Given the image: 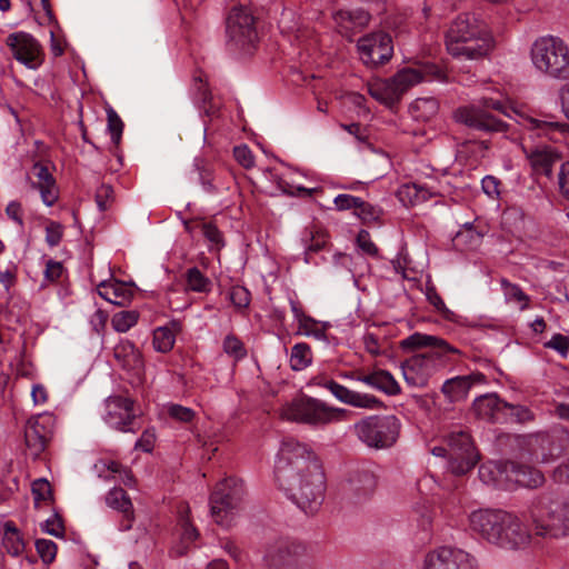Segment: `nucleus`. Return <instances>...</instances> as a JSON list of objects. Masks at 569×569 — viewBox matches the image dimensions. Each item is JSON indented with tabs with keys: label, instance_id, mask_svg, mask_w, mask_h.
<instances>
[{
	"label": "nucleus",
	"instance_id": "9",
	"mask_svg": "<svg viewBox=\"0 0 569 569\" xmlns=\"http://www.w3.org/2000/svg\"><path fill=\"white\" fill-rule=\"evenodd\" d=\"M400 428V420L393 415H372L353 423L351 430L368 448L383 450L397 442Z\"/></svg>",
	"mask_w": 569,
	"mask_h": 569
},
{
	"label": "nucleus",
	"instance_id": "19",
	"mask_svg": "<svg viewBox=\"0 0 569 569\" xmlns=\"http://www.w3.org/2000/svg\"><path fill=\"white\" fill-rule=\"evenodd\" d=\"M14 59L30 69H37L42 63V51L39 42L24 32L11 33L7 38Z\"/></svg>",
	"mask_w": 569,
	"mask_h": 569
},
{
	"label": "nucleus",
	"instance_id": "43",
	"mask_svg": "<svg viewBox=\"0 0 569 569\" xmlns=\"http://www.w3.org/2000/svg\"><path fill=\"white\" fill-rule=\"evenodd\" d=\"M176 338L168 327H159L153 332V347L159 352H169L174 345Z\"/></svg>",
	"mask_w": 569,
	"mask_h": 569
},
{
	"label": "nucleus",
	"instance_id": "41",
	"mask_svg": "<svg viewBox=\"0 0 569 569\" xmlns=\"http://www.w3.org/2000/svg\"><path fill=\"white\" fill-rule=\"evenodd\" d=\"M109 482L114 480L116 482L123 483L124 486L131 488L134 486L136 480L131 472V470L120 462L114 460H109Z\"/></svg>",
	"mask_w": 569,
	"mask_h": 569
},
{
	"label": "nucleus",
	"instance_id": "37",
	"mask_svg": "<svg viewBox=\"0 0 569 569\" xmlns=\"http://www.w3.org/2000/svg\"><path fill=\"white\" fill-rule=\"evenodd\" d=\"M3 546L10 555L16 557L24 550V541L12 521L4 525Z\"/></svg>",
	"mask_w": 569,
	"mask_h": 569
},
{
	"label": "nucleus",
	"instance_id": "29",
	"mask_svg": "<svg viewBox=\"0 0 569 569\" xmlns=\"http://www.w3.org/2000/svg\"><path fill=\"white\" fill-rule=\"evenodd\" d=\"M34 147L36 150L29 160V174L33 176L34 178H53L52 174L56 168L47 156V146L43 142L37 140L34 141Z\"/></svg>",
	"mask_w": 569,
	"mask_h": 569
},
{
	"label": "nucleus",
	"instance_id": "56",
	"mask_svg": "<svg viewBox=\"0 0 569 569\" xmlns=\"http://www.w3.org/2000/svg\"><path fill=\"white\" fill-rule=\"evenodd\" d=\"M204 238L214 246L223 244V237L220 230L211 222H198Z\"/></svg>",
	"mask_w": 569,
	"mask_h": 569
},
{
	"label": "nucleus",
	"instance_id": "51",
	"mask_svg": "<svg viewBox=\"0 0 569 569\" xmlns=\"http://www.w3.org/2000/svg\"><path fill=\"white\" fill-rule=\"evenodd\" d=\"M299 330L303 335L315 337L318 340L326 338L325 328L309 316L307 318H302L301 322H299Z\"/></svg>",
	"mask_w": 569,
	"mask_h": 569
},
{
	"label": "nucleus",
	"instance_id": "24",
	"mask_svg": "<svg viewBox=\"0 0 569 569\" xmlns=\"http://www.w3.org/2000/svg\"><path fill=\"white\" fill-rule=\"evenodd\" d=\"M113 405L122 412L117 416L109 412V418L112 420L109 425L118 431L129 432L134 431L136 413L133 412V401L128 397L109 396V406Z\"/></svg>",
	"mask_w": 569,
	"mask_h": 569
},
{
	"label": "nucleus",
	"instance_id": "30",
	"mask_svg": "<svg viewBox=\"0 0 569 569\" xmlns=\"http://www.w3.org/2000/svg\"><path fill=\"white\" fill-rule=\"evenodd\" d=\"M433 192L417 181L403 183L397 191V198L405 207H412L430 199Z\"/></svg>",
	"mask_w": 569,
	"mask_h": 569
},
{
	"label": "nucleus",
	"instance_id": "47",
	"mask_svg": "<svg viewBox=\"0 0 569 569\" xmlns=\"http://www.w3.org/2000/svg\"><path fill=\"white\" fill-rule=\"evenodd\" d=\"M335 206L338 210H349V209H361L362 213H366V209L370 207L361 198L355 197L351 194L342 193L338 194L335 200Z\"/></svg>",
	"mask_w": 569,
	"mask_h": 569
},
{
	"label": "nucleus",
	"instance_id": "14",
	"mask_svg": "<svg viewBox=\"0 0 569 569\" xmlns=\"http://www.w3.org/2000/svg\"><path fill=\"white\" fill-rule=\"evenodd\" d=\"M379 470L373 463H362L353 468L343 485L345 493L358 501L371 497L378 487Z\"/></svg>",
	"mask_w": 569,
	"mask_h": 569
},
{
	"label": "nucleus",
	"instance_id": "58",
	"mask_svg": "<svg viewBox=\"0 0 569 569\" xmlns=\"http://www.w3.org/2000/svg\"><path fill=\"white\" fill-rule=\"evenodd\" d=\"M531 129L536 132L537 136H547L549 132L553 130H561L565 128V124L553 121H543L538 119H530Z\"/></svg>",
	"mask_w": 569,
	"mask_h": 569
},
{
	"label": "nucleus",
	"instance_id": "62",
	"mask_svg": "<svg viewBox=\"0 0 569 569\" xmlns=\"http://www.w3.org/2000/svg\"><path fill=\"white\" fill-rule=\"evenodd\" d=\"M156 442L154 429H146L141 437L136 442V449H140L144 452H151Z\"/></svg>",
	"mask_w": 569,
	"mask_h": 569
},
{
	"label": "nucleus",
	"instance_id": "63",
	"mask_svg": "<svg viewBox=\"0 0 569 569\" xmlns=\"http://www.w3.org/2000/svg\"><path fill=\"white\" fill-rule=\"evenodd\" d=\"M357 243L359 248L369 256H376L378 253V248L371 241L370 234L366 230H361L357 237Z\"/></svg>",
	"mask_w": 569,
	"mask_h": 569
},
{
	"label": "nucleus",
	"instance_id": "34",
	"mask_svg": "<svg viewBox=\"0 0 569 569\" xmlns=\"http://www.w3.org/2000/svg\"><path fill=\"white\" fill-rule=\"evenodd\" d=\"M328 232L317 226L308 227L303 230L301 236V242L305 247V261L310 262V253L322 250L328 243Z\"/></svg>",
	"mask_w": 569,
	"mask_h": 569
},
{
	"label": "nucleus",
	"instance_id": "8",
	"mask_svg": "<svg viewBox=\"0 0 569 569\" xmlns=\"http://www.w3.org/2000/svg\"><path fill=\"white\" fill-rule=\"evenodd\" d=\"M347 412L343 408L331 407L317 398L302 396L282 409V417L313 427H325L346 420Z\"/></svg>",
	"mask_w": 569,
	"mask_h": 569
},
{
	"label": "nucleus",
	"instance_id": "48",
	"mask_svg": "<svg viewBox=\"0 0 569 569\" xmlns=\"http://www.w3.org/2000/svg\"><path fill=\"white\" fill-rule=\"evenodd\" d=\"M194 89L196 99L198 102H201L203 104L204 112L208 116L216 114L217 110L212 106H210L209 108L206 107L207 103H210L212 96L201 77L194 78Z\"/></svg>",
	"mask_w": 569,
	"mask_h": 569
},
{
	"label": "nucleus",
	"instance_id": "27",
	"mask_svg": "<svg viewBox=\"0 0 569 569\" xmlns=\"http://www.w3.org/2000/svg\"><path fill=\"white\" fill-rule=\"evenodd\" d=\"M479 479L496 488L509 490L508 461H488L479 467Z\"/></svg>",
	"mask_w": 569,
	"mask_h": 569
},
{
	"label": "nucleus",
	"instance_id": "28",
	"mask_svg": "<svg viewBox=\"0 0 569 569\" xmlns=\"http://www.w3.org/2000/svg\"><path fill=\"white\" fill-rule=\"evenodd\" d=\"M485 376L481 373L458 376L448 379L442 385L441 391L451 402L460 401L468 396V392L475 382H481Z\"/></svg>",
	"mask_w": 569,
	"mask_h": 569
},
{
	"label": "nucleus",
	"instance_id": "36",
	"mask_svg": "<svg viewBox=\"0 0 569 569\" xmlns=\"http://www.w3.org/2000/svg\"><path fill=\"white\" fill-rule=\"evenodd\" d=\"M312 362V352L309 345L305 342L296 343L291 348L290 353V368L295 371H301L310 366Z\"/></svg>",
	"mask_w": 569,
	"mask_h": 569
},
{
	"label": "nucleus",
	"instance_id": "25",
	"mask_svg": "<svg viewBox=\"0 0 569 569\" xmlns=\"http://www.w3.org/2000/svg\"><path fill=\"white\" fill-rule=\"evenodd\" d=\"M109 507L120 517V530H129L134 521L133 505L128 493L114 485L109 490Z\"/></svg>",
	"mask_w": 569,
	"mask_h": 569
},
{
	"label": "nucleus",
	"instance_id": "21",
	"mask_svg": "<svg viewBox=\"0 0 569 569\" xmlns=\"http://www.w3.org/2000/svg\"><path fill=\"white\" fill-rule=\"evenodd\" d=\"M332 19L338 32L351 39L355 33L368 26L370 14L363 9H339L332 12Z\"/></svg>",
	"mask_w": 569,
	"mask_h": 569
},
{
	"label": "nucleus",
	"instance_id": "7",
	"mask_svg": "<svg viewBox=\"0 0 569 569\" xmlns=\"http://www.w3.org/2000/svg\"><path fill=\"white\" fill-rule=\"evenodd\" d=\"M510 108L501 100L483 97L477 103L459 107L453 118L457 122L485 132H505L508 124L493 112L510 117Z\"/></svg>",
	"mask_w": 569,
	"mask_h": 569
},
{
	"label": "nucleus",
	"instance_id": "53",
	"mask_svg": "<svg viewBox=\"0 0 569 569\" xmlns=\"http://www.w3.org/2000/svg\"><path fill=\"white\" fill-rule=\"evenodd\" d=\"M41 529L43 532L57 537L62 538L64 536V526L62 517L59 513H53L52 517L47 519L42 525Z\"/></svg>",
	"mask_w": 569,
	"mask_h": 569
},
{
	"label": "nucleus",
	"instance_id": "50",
	"mask_svg": "<svg viewBox=\"0 0 569 569\" xmlns=\"http://www.w3.org/2000/svg\"><path fill=\"white\" fill-rule=\"evenodd\" d=\"M36 549L43 563L49 565L54 561L58 547L52 540L37 539Z\"/></svg>",
	"mask_w": 569,
	"mask_h": 569
},
{
	"label": "nucleus",
	"instance_id": "54",
	"mask_svg": "<svg viewBox=\"0 0 569 569\" xmlns=\"http://www.w3.org/2000/svg\"><path fill=\"white\" fill-rule=\"evenodd\" d=\"M124 123L118 113L109 107V133L111 134L112 142L118 146L121 140Z\"/></svg>",
	"mask_w": 569,
	"mask_h": 569
},
{
	"label": "nucleus",
	"instance_id": "13",
	"mask_svg": "<svg viewBox=\"0 0 569 569\" xmlns=\"http://www.w3.org/2000/svg\"><path fill=\"white\" fill-rule=\"evenodd\" d=\"M448 469L456 476L468 473L479 461L470 435L465 430L451 431L447 438Z\"/></svg>",
	"mask_w": 569,
	"mask_h": 569
},
{
	"label": "nucleus",
	"instance_id": "57",
	"mask_svg": "<svg viewBox=\"0 0 569 569\" xmlns=\"http://www.w3.org/2000/svg\"><path fill=\"white\" fill-rule=\"evenodd\" d=\"M233 156L236 161L246 169H250L254 164L252 151L246 144L234 147Z\"/></svg>",
	"mask_w": 569,
	"mask_h": 569
},
{
	"label": "nucleus",
	"instance_id": "17",
	"mask_svg": "<svg viewBox=\"0 0 569 569\" xmlns=\"http://www.w3.org/2000/svg\"><path fill=\"white\" fill-rule=\"evenodd\" d=\"M309 385L322 387L329 390L340 402L356 408L376 409L381 405V401L375 396L350 390L323 375L312 377Z\"/></svg>",
	"mask_w": 569,
	"mask_h": 569
},
{
	"label": "nucleus",
	"instance_id": "61",
	"mask_svg": "<svg viewBox=\"0 0 569 569\" xmlns=\"http://www.w3.org/2000/svg\"><path fill=\"white\" fill-rule=\"evenodd\" d=\"M505 410H508L509 415L518 422H526L533 419V413L525 406L508 403Z\"/></svg>",
	"mask_w": 569,
	"mask_h": 569
},
{
	"label": "nucleus",
	"instance_id": "40",
	"mask_svg": "<svg viewBox=\"0 0 569 569\" xmlns=\"http://www.w3.org/2000/svg\"><path fill=\"white\" fill-rule=\"evenodd\" d=\"M31 187L39 191L43 203L48 207L53 206L59 199V188L56 180H37L32 182Z\"/></svg>",
	"mask_w": 569,
	"mask_h": 569
},
{
	"label": "nucleus",
	"instance_id": "15",
	"mask_svg": "<svg viewBox=\"0 0 569 569\" xmlns=\"http://www.w3.org/2000/svg\"><path fill=\"white\" fill-rule=\"evenodd\" d=\"M357 47L361 61L371 68L389 61L393 53L391 37L382 31L361 37Z\"/></svg>",
	"mask_w": 569,
	"mask_h": 569
},
{
	"label": "nucleus",
	"instance_id": "33",
	"mask_svg": "<svg viewBox=\"0 0 569 569\" xmlns=\"http://www.w3.org/2000/svg\"><path fill=\"white\" fill-rule=\"evenodd\" d=\"M109 289L112 290L113 298L109 297V303L124 307L133 298L136 284L132 280H118L114 272L109 268Z\"/></svg>",
	"mask_w": 569,
	"mask_h": 569
},
{
	"label": "nucleus",
	"instance_id": "1",
	"mask_svg": "<svg viewBox=\"0 0 569 569\" xmlns=\"http://www.w3.org/2000/svg\"><path fill=\"white\" fill-rule=\"evenodd\" d=\"M276 480L287 497L306 515L318 512L325 500L326 477L315 452L293 438L281 443Z\"/></svg>",
	"mask_w": 569,
	"mask_h": 569
},
{
	"label": "nucleus",
	"instance_id": "60",
	"mask_svg": "<svg viewBox=\"0 0 569 569\" xmlns=\"http://www.w3.org/2000/svg\"><path fill=\"white\" fill-rule=\"evenodd\" d=\"M545 347L553 349L562 357H566L569 351V338L561 333H555Z\"/></svg>",
	"mask_w": 569,
	"mask_h": 569
},
{
	"label": "nucleus",
	"instance_id": "44",
	"mask_svg": "<svg viewBox=\"0 0 569 569\" xmlns=\"http://www.w3.org/2000/svg\"><path fill=\"white\" fill-rule=\"evenodd\" d=\"M34 506L38 508L40 502L51 501L53 498L51 485L44 478L36 479L31 486Z\"/></svg>",
	"mask_w": 569,
	"mask_h": 569
},
{
	"label": "nucleus",
	"instance_id": "16",
	"mask_svg": "<svg viewBox=\"0 0 569 569\" xmlns=\"http://www.w3.org/2000/svg\"><path fill=\"white\" fill-rule=\"evenodd\" d=\"M422 569H479L477 560L470 553L450 547H440L429 551Z\"/></svg>",
	"mask_w": 569,
	"mask_h": 569
},
{
	"label": "nucleus",
	"instance_id": "2",
	"mask_svg": "<svg viewBox=\"0 0 569 569\" xmlns=\"http://www.w3.org/2000/svg\"><path fill=\"white\" fill-rule=\"evenodd\" d=\"M403 351H416L429 348L425 352L416 353L401 365L405 381L412 388H422L429 379L440 370L456 363L461 351L443 339L436 336L415 332L400 341Z\"/></svg>",
	"mask_w": 569,
	"mask_h": 569
},
{
	"label": "nucleus",
	"instance_id": "55",
	"mask_svg": "<svg viewBox=\"0 0 569 569\" xmlns=\"http://www.w3.org/2000/svg\"><path fill=\"white\" fill-rule=\"evenodd\" d=\"M63 237V226L58 221H49L46 226V242L49 247H57Z\"/></svg>",
	"mask_w": 569,
	"mask_h": 569
},
{
	"label": "nucleus",
	"instance_id": "35",
	"mask_svg": "<svg viewBox=\"0 0 569 569\" xmlns=\"http://www.w3.org/2000/svg\"><path fill=\"white\" fill-rule=\"evenodd\" d=\"M500 284L507 302L518 303L520 310L529 308L530 297L520 288L519 284L512 283L506 278H501Z\"/></svg>",
	"mask_w": 569,
	"mask_h": 569
},
{
	"label": "nucleus",
	"instance_id": "46",
	"mask_svg": "<svg viewBox=\"0 0 569 569\" xmlns=\"http://www.w3.org/2000/svg\"><path fill=\"white\" fill-rule=\"evenodd\" d=\"M138 313L132 310L120 311L112 317V326L118 332H126L138 321Z\"/></svg>",
	"mask_w": 569,
	"mask_h": 569
},
{
	"label": "nucleus",
	"instance_id": "4",
	"mask_svg": "<svg viewBox=\"0 0 569 569\" xmlns=\"http://www.w3.org/2000/svg\"><path fill=\"white\" fill-rule=\"evenodd\" d=\"M446 47L452 57L475 60L489 52L491 42L486 24L472 13H462L446 32Z\"/></svg>",
	"mask_w": 569,
	"mask_h": 569
},
{
	"label": "nucleus",
	"instance_id": "26",
	"mask_svg": "<svg viewBox=\"0 0 569 569\" xmlns=\"http://www.w3.org/2000/svg\"><path fill=\"white\" fill-rule=\"evenodd\" d=\"M113 358L122 370L138 375L143 362L140 352L130 341H122L113 348Z\"/></svg>",
	"mask_w": 569,
	"mask_h": 569
},
{
	"label": "nucleus",
	"instance_id": "45",
	"mask_svg": "<svg viewBox=\"0 0 569 569\" xmlns=\"http://www.w3.org/2000/svg\"><path fill=\"white\" fill-rule=\"evenodd\" d=\"M167 415L182 423H189L196 418V412L189 407H184L178 403L169 402L164 406Z\"/></svg>",
	"mask_w": 569,
	"mask_h": 569
},
{
	"label": "nucleus",
	"instance_id": "42",
	"mask_svg": "<svg viewBox=\"0 0 569 569\" xmlns=\"http://www.w3.org/2000/svg\"><path fill=\"white\" fill-rule=\"evenodd\" d=\"M188 512L189 511L186 510L180 516V526H181V529H182L181 542L183 543V547L182 548H178L176 550V553L178 556H182L186 552L188 546L190 543H192L198 538V536H199L198 530L190 522Z\"/></svg>",
	"mask_w": 569,
	"mask_h": 569
},
{
	"label": "nucleus",
	"instance_id": "59",
	"mask_svg": "<svg viewBox=\"0 0 569 569\" xmlns=\"http://www.w3.org/2000/svg\"><path fill=\"white\" fill-rule=\"evenodd\" d=\"M64 272V267L62 262L56 261L52 259H49L46 262V269H44V280L48 282H57L62 277Z\"/></svg>",
	"mask_w": 569,
	"mask_h": 569
},
{
	"label": "nucleus",
	"instance_id": "23",
	"mask_svg": "<svg viewBox=\"0 0 569 569\" xmlns=\"http://www.w3.org/2000/svg\"><path fill=\"white\" fill-rule=\"evenodd\" d=\"M508 478H509V490L515 486H521L526 488H537L545 481L543 475L538 469L515 462L508 461Z\"/></svg>",
	"mask_w": 569,
	"mask_h": 569
},
{
	"label": "nucleus",
	"instance_id": "18",
	"mask_svg": "<svg viewBox=\"0 0 569 569\" xmlns=\"http://www.w3.org/2000/svg\"><path fill=\"white\" fill-rule=\"evenodd\" d=\"M52 436L53 420L50 415H39L28 420L24 429V441L34 459L44 451Z\"/></svg>",
	"mask_w": 569,
	"mask_h": 569
},
{
	"label": "nucleus",
	"instance_id": "39",
	"mask_svg": "<svg viewBox=\"0 0 569 569\" xmlns=\"http://www.w3.org/2000/svg\"><path fill=\"white\" fill-rule=\"evenodd\" d=\"M187 288L193 292L207 293L211 291L212 283L197 267L187 270Z\"/></svg>",
	"mask_w": 569,
	"mask_h": 569
},
{
	"label": "nucleus",
	"instance_id": "52",
	"mask_svg": "<svg viewBox=\"0 0 569 569\" xmlns=\"http://www.w3.org/2000/svg\"><path fill=\"white\" fill-rule=\"evenodd\" d=\"M229 298L236 308L243 309L250 305V291L243 286H233L230 289Z\"/></svg>",
	"mask_w": 569,
	"mask_h": 569
},
{
	"label": "nucleus",
	"instance_id": "10",
	"mask_svg": "<svg viewBox=\"0 0 569 569\" xmlns=\"http://www.w3.org/2000/svg\"><path fill=\"white\" fill-rule=\"evenodd\" d=\"M226 44L231 51L250 53L258 41L256 21L244 6L233 7L226 20Z\"/></svg>",
	"mask_w": 569,
	"mask_h": 569
},
{
	"label": "nucleus",
	"instance_id": "32",
	"mask_svg": "<svg viewBox=\"0 0 569 569\" xmlns=\"http://www.w3.org/2000/svg\"><path fill=\"white\" fill-rule=\"evenodd\" d=\"M358 380L390 396H396L401 391L393 376L386 370L361 376Z\"/></svg>",
	"mask_w": 569,
	"mask_h": 569
},
{
	"label": "nucleus",
	"instance_id": "6",
	"mask_svg": "<svg viewBox=\"0 0 569 569\" xmlns=\"http://www.w3.org/2000/svg\"><path fill=\"white\" fill-rule=\"evenodd\" d=\"M530 56L539 72L553 79H569V48L562 39L553 36L538 38Z\"/></svg>",
	"mask_w": 569,
	"mask_h": 569
},
{
	"label": "nucleus",
	"instance_id": "38",
	"mask_svg": "<svg viewBox=\"0 0 569 569\" xmlns=\"http://www.w3.org/2000/svg\"><path fill=\"white\" fill-rule=\"evenodd\" d=\"M439 109V103L435 98H418L411 106L410 111L419 120H429Z\"/></svg>",
	"mask_w": 569,
	"mask_h": 569
},
{
	"label": "nucleus",
	"instance_id": "20",
	"mask_svg": "<svg viewBox=\"0 0 569 569\" xmlns=\"http://www.w3.org/2000/svg\"><path fill=\"white\" fill-rule=\"evenodd\" d=\"M522 150L532 172L537 176L549 177L552 172V168L561 158L550 146H531L523 142Z\"/></svg>",
	"mask_w": 569,
	"mask_h": 569
},
{
	"label": "nucleus",
	"instance_id": "49",
	"mask_svg": "<svg viewBox=\"0 0 569 569\" xmlns=\"http://www.w3.org/2000/svg\"><path fill=\"white\" fill-rule=\"evenodd\" d=\"M223 351L233 357L236 360H241L247 356V350L243 343L233 335H228L222 343Z\"/></svg>",
	"mask_w": 569,
	"mask_h": 569
},
{
	"label": "nucleus",
	"instance_id": "3",
	"mask_svg": "<svg viewBox=\"0 0 569 569\" xmlns=\"http://www.w3.org/2000/svg\"><path fill=\"white\" fill-rule=\"evenodd\" d=\"M469 528L487 542L507 550L525 548L530 532L523 522L500 509H479L469 515Z\"/></svg>",
	"mask_w": 569,
	"mask_h": 569
},
{
	"label": "nucleus",
	"instance_id": "5",
	"mask_svg": "<svg viewBox=\"0 0 569 569\" xmlns=\"http://www.w3.org/2000/svg\"><path fill=\"white\" fill-rule=\"evenodd\" d=\"M445 74L433 63H423L415 68H405L389 79H379L368 83L369 94L388 107L397 103L411 87L433 80H443Z\"/></svg>",
	"mask_w": 569,
	"mask_h": 569
},
{
	"label": "nucleus",
	"instance_id": "64",
	"mask_svg": "<svg viewBox=\"0 0 569 569\" xmlns=\"http://www.w3.org/2000/svg\"><path fill=\"white\" fill-rule=\"evenodd\" d=\"M107 323V315L103 309L98 308L94 315L90 319V325L98 335L103 337L104 328Z\"/></svg>",
	"mask_w": 569,
	"mask_h": 569
},
{
	"label": "nucleus",
	"instance_id": "31",
	"mask_svg": "<svg viewBox=\"0 0 569 569\" xmlns=\"http://www.w3.org/2000/svg\"><path fill=\"white\" fill-rule=\"evenodd\" d=\"M506 407L508 403L493 393L478 397L473 402L477 416L490 421H498L500 412L505 411Z\"/></svg>",
	"mask_w": 569,
	"mask_h": 569
},
{
	"label": "nucleus",
	"instance_id": "11",
	"mask_svg": "<svg viewBox=\"0 0 569 569\" xmlns=\"http://www.w3.org/2000/svg\"><path fill=\"white\" fill-rule=\"evenodd\" d=\"M536 533L562 537L569 535V499L547 501L541 499L531 511Z\"/></svg>",
	"mask_w": 569,
	"mask_h": 569
},
{
	"label": "nucleus",
	"instance_id": "22",
	"mask_svg": "<svg viewBox=\"0 0 569 569\" xmlns=\"http://www.w3.org/2000/svg\"><path fill=\"white\" fill-rule=\"evenodd\" d=\"M266 569H299L296 550L288 542L271 546L264 555Z\"/></svg>",
	"mask_w": 569,
	"mask_h": 569
},
{
	"label": "nucleus",
	"instance_id": "12",
	"mask_svg": "<svg viewBox=\"0 0 569 569\" xmlns=\"http://www.w3.org/2000/svg\"><path fill=\"white\" fill-rule=\"evenodd\" d=\"M241 480L229 477L217 483L210 497V510L214 521L228 527L243 497Z\"/></svg>",
	"mask_w": 569,
	"mask_h": 569
}]
</instances>
